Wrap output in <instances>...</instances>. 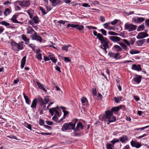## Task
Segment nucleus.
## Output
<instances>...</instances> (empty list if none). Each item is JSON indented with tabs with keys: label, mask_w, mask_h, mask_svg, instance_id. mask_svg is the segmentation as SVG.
<instances>
[{
	"label": "nucleus",
	"mask_w": 149,
	"mask_h": 149,
	"mask_svg": "<svg viewBox=\"0 0 149 149\" xmlns=\"http://www.w3.org/2000/svg\"><path fill=\"white\" fill-rule=\"evenodd\" d=\"M49 101V97L47 96L45 97L44 99H43L41 97H39L37 99H35L32 101L31 107L34 110L36 107L37 101L39 103L40 105L43 108H45L46 107L45 104L47 103Z\"/></svg>",
	"instance_id": "f257e3e1"
},
{
	"label": "nucleus",
	"mask_w": 149,
	"mask_h": 149,
	"mask_svg": "<svg viewBox=\"0 0 149 149\" xmlns=\"http://www.w3.org/2000/svg\"><path fill=\"white\" fill-rule=\"evenodd\" d=\"M103 118L104 120L108 122L107 123L108 125L110 123L115 121L116 120L115 117L113 116V113L110 111L105 112V114L104 115Z\"/></svg>",
	"instance_id": "f03ea898"
},
{
	"label": "nucleus",
	"mask_w": 149,
	"mask_h": 149,
	"mask_svg": "<svg viewBox=\"0 0 149 149\" xmlns=\"http://www.w3.org/2000/svg\"><path fill=\"white\" fill-rule=\"evenodd\" d=\"M24 42L21 41L19 43H17L14 40L12 41L10 43L12 47V49L16 51H19L22 50L24 48Z\"/></svg>",
	"instance_id": "7ed1b4c3"
},
{
	"label": "nucleus",
	"mask_w": 149,
	"mask_h": 149,
	"mask_svg": "<svg viewBox=\"0 0 149 149\" xmlns=\"http://www.w3.org/2000/svg\"><path fill=\"white\" fill-rule=\"evenodd\" d=\"M75 127V124L72 122L64 123L63 125L61 130L63 132L71 130H74Z\"/></svg>",
	"instance_id": "20e7f679"
},
{
	"label": "nucleus",
	"mask_w": 149,
	"mask_h": 149,
	"mask_svg": "<svg viewBox=\"0 0 149 149\" xmlns=\"http://www.w3.org/2000/svg\"><path fill=\"white\" fill-rule=\"evenodd\" d=\"M125 29L128 30L129 31H132L135 30L137 27L136 25H134L132 24L126 23L124 26Z\"/></svg>",
	"instance_id": "39448f33"
},
{
	"label": "nucleus",
	"mask_w": 149,
	"mask_h": 149,
	"mask_svg": "<svg viewBox=\"0 0 149 149\" xmlns=\"http://www.w3.org/2000/svg\"><path fill=\"white\" fill-rule=\"evenodd\" d=\"M101 42L102 44L100 47L101 48L103 49V48L104 49H105V48H109L108 43L109 41L107 38Z\"/></svg>",
	"instance_id": "423d86ee"
},
{
	"label": "nucleus",
	"mask_w": 149,
	"mask_h": 149,
	"mask_svg": "<svg viewBox=\"0 0 149 149\" xmlns=\"http://www.w3.org/2000/svg\"><path fill=\"white\" fill-rule=\"evenodd\" d=\"M31 19L32 20H29V22L30 24L31 25H33L34 24H38L40 21L39 20V18L37 16L32 17V19Z\"/></svg>",
	"instance_id": "0eeeda50"
},
{
	"label": "nucleus",
	"mask_w": 149,
	"mask_h": 149,
	"mask_svg": "<svg viewBox=\"0 0 149 149\" xmlns=\"http://www.w3.org/2000/svg\"><path fill=\"white\" fill-rule=\"evenodd\" d=\"M148 36V35L146 32H141L139 33L136 38L137 39H141L143 38Z\"/></svg>",
	"instance_id": "6e6552de"
},
{
	"label": "nucleus",
	"mask_w": 149,
	"mask_h": 149,
	"mask_svg": "<svg viewBox=\"0 0 149 149\" xmlns=\"http://www.w3.org/2000/svg\"><path fill=\"white\" fill-rule=\"evenodd\" d=\"M130 143L132 146L135 147L136 148H139L141 146V144L140 143L136 142L133 140L131 141Z\"/></svg>",
	"instance_id": "1a4fd4ad"
},
{
	"label": "nucleus",
	"mask_w": 149,
	"mask_h": 149,
	"mask_svg": "<svg viewBox=\"0 0 149 149\" xmlns=\"http://www.w3.org/2000/svg\"><path fill=\"white\" fill-rule=\"evenodd\" d=\"M17 3H18V4L21 6L24 7L29 6L30 5V4L29 1H23L22 2H20L19 1L16 2Z\"/></svg>",
	"instance_id": "9d476101"
},
{
	"label": "nucleus",
	"mask_w": 149,
	"mask_h": 149,
	"mask_svg": "<svg viewBox=\"0 0 149 149\" xmlns=\"http://www.w3.org/2000/svg\"><path fill=\"white\" fill-rule=\"evenodd\" d=\"M49 111L52 116L54 115V113H55V115L56 116L57 115L60 116V113L59 112L57 111L55 108H53L49 109Z\"/></svg>",
	"instance_id": "9b49d317"
},
{
	"label": "nucleus",
	"mask_w": 149,
	"mask_h": 149,
	"mask_svg": "<svg viewBox=\"0 0 149 149\" xmlns=\"http://www.w3.org/2000/svg\"><path fill=\"white\" fill-rule=\"evenodd\" d=\"M142 78L141 75H135L133 79L134 81L137 84H139L141 81V80Z\"/></svg>",
	"instance_id": "f8f14e48"
},
{
	"label": "nucleus",
	"mask_w": 149,
	"mask_h": 149,
	"mask_svg": "<svg viewBox=\"0 0 149 149\" xmlns=\"http://www.w3.org/2000/svg\"><path fill=\"white\" fill-rule=\"evenodd\" d=\"M109 38L111 40L114 42H119L121 39L120 38L115 36H110Z\"/></svg>",
	"instance_id": "ddd939ff"
},
{
	"label": "nucleus",
	"mask_w": 149,
	"mask_h": 149,
	"mask_svg": "<svg viewBox=\"0 0 149 149\" xmlns=\"http://www.w3.org/2000/svg\"><path fill=\"white\" fill-rule=\"evenodd\" d=\"M83 127L84 126L82 123L79 122L77 123L76 127L75 128H74V130L75 131H79V129H83Z\"/></svg>",
	"instance_id": "4468645a"
},
{
	"label": "nucleus",
	"mask_w": 149,
	"mask_h": 149,
	"mask_svg": "<svg viewBox=\"0 0 149 149\" xmlns=\"http://www.w3.org/2000/svg\"><path fill=\"white\" fill-rule=\"evenodd\" d=\"M132 19L134 22L136 23L142 22L145 20L144 18L143 17H137L136 19L133 18Z\"/></svg>",
	"instance_id": "2eb2a0df"
},
{
	"label": "nucleus",
	"mask_w": 149,
	"mask_h": 149,
	"mask_svg": "<svg viewBox=\"0 0 149 149\" xmlns=\"http://www.w3.org/2000/svg\"><path fill=\"white\" fill-rule=\"evenodd\" d=\"M52 6L54 7L56 6L61 2L60 0H52L51 1Z\"/></svg>",
	"instance_id": "dca6fc26"
},
{
	"label": "nucleus",
	"mask_w": 149,
	"mask_h": 149,
	"mask_svg": "<svg viewBox=\"0 0 149 149\" xmlns=\"http://www.w3.org/2000/svg\"><path fill=\"white\" fill-rule=\"evenodd\" d=\"M132 69L134 70H137L139 71L141 70V65H136L135 64L133 65L132 67Z\"/></svg>",
	"instance_id": "f3484780"
},
{
	"label": "nucleus",
	"mask_w": 149,
	"mask_h": 149,
	"mask_svg": "<svg viewBox=\"0 0 149 149\" xmlns=\"http://www.w3.org/2000/svg\"><path fill=\"white\" fill-rule=\"evenodd\" d=\"M145 40V39L137 40L136 42V45L138 46H141L144 44Z\"/></svg>",
	"instance_id": "a211bd4d"
},
{
	"label": "nucleus",
	"mask_w": 149,
	"mask_h": 149,
	"mask_svg": "<svg viewBox=\"0 0 149 149\" xmlns=\"http://www.w3.org/2000/svg\"><path fill=\"white\" fill-rule=\"evenodd\" d=\"M35 32L34 29L30 26H28L27 28L26 33L28 34H32L33 33Z\"/></svg>",
	"instance_id": "6ab92c4d"
},
{
	"label": "nucleus",
	"mask_w": 149,
	"mask_h": 149,
	"mask_svg": "<svg viewBox=\"0 0 149 149\" xmlns=\"http://www.w3.org/2000/svg\"><path fill=\"white\" fill-rule=\"evenodd\" d=\"M17 16L16 15H14L11 19L12 21L14 23L21 24V22H18L17 20L16 19L17 18Z\"/></svg>",
	"instance_id": "aec40b11"
},
{
	"label": "nucleus",
	"mask_w": 149,
	"mask_h": 149,
	"mask_svg": "<svg viewBox=\"0 0 149 149\" xmlns=\"http://www.w3.org/2000/svg\"><path fill=\"white\" fill-rule=\"evenodd\" d=\"M122 108V106L121 105H120L119 106L116 107H114L112 108L110 111L111 112H117L120 109H121Z\"/></svg>",
	"instance_id": "412c9836"
},
{
	"label": "nucleus",
	"mask_w": 149,
	"mask_h": 149,
	"mask_svg": "<svg viewBox=\"0 0 149 149\" xmlns=\"http://www.w3.org/2000/svg\"><path fill=\"white\" fill-rule=\"evenodd\" d=\"M36 83L38 87V88L39 89L43 91L45 93H47V90L44 88V87L42 86V85L41 84L37 81H36Z\"/></svg>",
	"instance_id": "4be33fe9"
},
{
	"label": "nucleus",
	"mask_w": 149,
	"mask_h": 149,
	"mask_svg": "<svg viewBox=\"0 0 149 149\" xmlns=\"http://www.w3.org/2000/svg\"><path fill=\"white\" fill-rule=\"evenodd\" d=\"M26 56H24L22 58L21 62V68H23L24 67V65L25 64L26 61Z\"/></svg>",
	"instance_id": "5701e85b"
},
{
	"label": "nucleus",
	"mask_w": 149,
	"mask_h": 149,
	"mask_svg": "<svg viewBox=\"0 0 149 149\" xmlns=\"http://www.w3.org/2000/svg\"><path fill=\"white\" fill-rule=\"evenodd\" d=\"M23 95L24 96V97L25 100L27 104L29 105L31 103V101L29 99V97L25 95V94L24 93H23Z\"/></svg>",
	"instance_id": "b1692460"
},
{
	"label": "nucleus",
	"mask_w": 149,
	"mask_h": 149,
	"mask_svg": "<svg viewBox=\"0 0 149 149\" xmlns=\"http://www.w3.org/2000/svg\"><path fill=\"white\" fill-rule=\"evenodd\" d=\"M26 12L29 15L30 18L32 19L34 12L33 10L32 9L26 11Z\"/></svg>",
	"instance_id": "393cba45"
},
{
	"label": "nucleus",
	"mask_w": 149,
	"mask_h": 149,
	"mask_svg": "<svg viewBox=\"0 0 149 149\" xmlns=\"http://www.w3.org/2000/svg\"><path fill=\"white\" fill-rule=\"evenodd\" d=\"M113 49L117 52H119L121 51L122 49L119 45H115L113 47Z\"/></svg>",
	"instance_id": "a878e982"
},
{
	"label": "nucleus",
	"mask_w": 149,
	"mask_h": 149,
	"mask_svg": "<svg viewBox=\"0 0 149 149\" xmlns=\"http://www.w3.org/2000/svg\"><path fill=\"white\" fill-rule=\"evenodd\" d=\"M40 51V50L38 49L36 52V57L39 60L42 59L41 54L39 53Z\"/></svg>",
	"instance_id": "bb28decb"
},
{
	"label": "nucleus",
	"mask_w": 149,
	"mask_h": 149,
	"mask_svg": "<svg viewBox=\"0 0 149 149\" xmlns=\"http://www.w3.org/2000/svg\"><path fill=\"white\" fill-rule=\"evenodd\" d=\"M140 51L137 50H135L134 49H131L130 52V53L132 55L139 54L140 53Z\"/></svg>",
	"instance_id": "cd10ccee"
},
{
	"label": "nucleus",
	"mask_w": 149,
	"mask_h": 149,
	"mask_svg": "<svg viewBox=\"0 0 149 149\" xmlns=\"http://www.w3.org/2000/svg\"><path fill=\"white\" fill-rule=\"evenodd\" d=\"M110 24V23H107L103 24V26L105 29L110 30L112 29V27L109 26V24Z\"/></svg>",
	"instance_id": "c85d7f7f"
},
{
	"label": "nucleus",
	"mask_w": 149,
	"mask_h": 149,
	"mask_svg": "<svg viewBox=\"0 0 149 149\" xmlns=\"http://www.w3.org/2000/svg\"><path fill=\"white\" fill-rule=\"evenodd\" d=\"M0 24H1L2 25H4L8 28V26H9L10 25V24L9 23L6 22V21H3L2 22H0Z\"/></svg>",
	"instance_id": "c756f323"
},
{
	"label": "nucleus",
	"mask_w": 149,
	"mask_h": 149,
	"mask_svg": "<svg viewBox=\"0 0 149 149\" xmlns=\"http://www.w3.org/2000/svg\"><path fill=\"white\" fill-rule=\"evenodd\" d=\"M97 37L98 38L99 40L101 41V42L106 38H104L103 36L100 33H98V35L97 36Z\"/></svg>",
	"instance_id": "7c9ffc66"
},
{
	"label": "nucleus",
	"mask_w": 149,
	"mask_h": 149,
	"mask_svg": "<svg viewBox=\"0 0 149 149\" xmlns=\"http://www.w3.org/2000/svg\"><path fill=\"white\" fill-rule=\"evenodd\" d=\"M10 13V10L8 8L6 9L3 13L4 15L6 16L8 15Z\"/></svg>",
	"instance_id": "2f4dec72"
},
{
	"label": "nucleus",
	"mask_w": 149,
	"mask_h": 149,
	"mask_svg": "<svg viewBox=\"0 0 149 149\" xmlns=\"http://www.w3.org/2000/svg\"><path fill=\"white\" fill-rule=\"evenodd\" d=\"M127 137L126 136H124L121 137L120 138V140L121 142L123 143L127 140Z\"/></svg>",
	"instance_id": "473e14b6"
},
{
	"label": "nucleus",
	"mask_w": 149,
	"mask_h": 149,
	"mask_svg": "<svg viewBox=\"0 0 149 149\" xmlns=\"http://www.w3.org/2000/svg\"><path fill=\"white\" fill-rule=\"evenodd\" d=\"M37 36V33L35 31L33 33V34H32L31 36L30 37L31 38L32 40H35Z\"/></svg>",
	"instance_id": "72a5a7b5"
},
{
	"label": "nucleus",
	"mask_w": 149,
	"mask_h": 149,
	"mask_svg": "<svg viewBox=\"0 0 149 149\" xmlns=\"http://www.w3.org/2000/svg\"><path fill=\"white\" fill-rule=\"evenodd\" d=\"M76 26L75 28L80 31L82 30L84 28V26H83L79 25L78 24H76Z\"/></svg>",
	"instance_id": "f704fd0d"
},
{
	"label": "nucleus",
	"mask_w": 149,
	"mask_h": 149,
	"mask_svg": "<svg viewBox=\"0 0 149 149\" xmlns=\"http://www.w3.org/2000/svg\"><path fill=\"white\" fill-rule=\"evenodd\" d=\"M144 26L143 24L139 26L137 29V31H142L144 29Z\"/></svg>",
	"instance_id": "c9c22d12"
},
{
	"label": "nucleus",
	"mask_w": 149,
	"mask_h": 149,
	"mask_svg": "<svg viewBox=\"0 0 149 149\" xmlns=\"http://www.w3.org/2000/svg\"><path fill=\"white\" fill-rule=\"evenodd\" d=\"M39 9L40 11H41L43 15H45L47 13V12H46L44 8L41 6L39 7Z\"/></svg>",
	"instance_id": "e433bc0d"
},
{
	"label": "nucleus",
	"mask_w": 149,
	"mask_h": 149,
	"mask_svg": "<svg viewBox=\"0 0 149 149\" xmlns=\"http://www.w3.org/2000/svg\"><path fill=\"white\" fill-rule=\"evenodd\" d=\"M35 40H36V41H38L40 42H42V39L41 37L38 35H37L36 36V38Z\"/></svg>",
	"instance_id": "4c0bfd02"
},
{
	"label": "nucleus",
	"mask_w": 149,
	"mask_h": 149,
	"mask_svg": "<svg viewBox=\"0 0 149 149\" xmlns=\"http://www.w3.org/2000/svg\"><path fill=\"white\" fill-rule=\"evenodd\" d=\"M120 45L121 46V47L125 50H126L127 49V46L125 45L123 43H119Z\"/></svg>",
	"instance_id": "58836bf2"
},
{
	"label": "nucleus",
	"mask_w": 149,
	"mask_h": 149,
	"mask_svg": "<svg viewBox=\"0 0 149 149\" xmlns=\"http://www.w3.org/2000/svg\"><path fill=\"white\" fill-rule=\"evenodd\" d=\"M114 99L115 100V102L116 103H118L121 100V97H115L114 98Z\"/></svg>",
	"instance_id": "ea45409f"
},
{
	"label": "nucleus",
	"mask_w": 149,
	"mask_h": 149,
	"mask_svg": "<svg viewBox=\"0 0 149 149\" xmlns=\"http://www.w3.org/2000/svg\"><path fill=\"white\" fill-rule=\"evenodd\" d=\"M113 146L111 144L109 143L107 145V149H113Z\"/></svg>",
	"instance_id": "a19ab883"
},
{
	"label": "nucleus",
	"mask_w": 149,
	"mask_h": 149,
	"mask_svg": "<svg viewBox=\"0 0 149 149\" xmlns=\"http://www.w3.org/2000/svg\"><path fill=\"white\" fill-rule=\"evenodd\" d=\"M119 140L118 139H114L113 140L110 141L111 143L112 144V145L113 146V145L116 143L118 142Z\"/></svg>",
	"instance_id": "79ce46f5"
},
{
	"label": "nucleus",
	"mask_w": 149,
	"mask_h": 149,
	"mask_svg": "<svg viewBox=\"0 0 149 149\" xmlns=\"http://www.w3.org/2000/svg\"><path fill=\"white\" fill-rule=\"evenodd\" d=\"M81 102L82 103H84L87 101V98L85 97H83L81 99Z\"/></svg>",
	"instance_id": "37998d69"
},
{
	"label": "nucleus",
	"mask_w": 149,
	"mask_h": 149,
	"mask_svg": "<svg viewBox=\"0 0 149 149\" xmlns=\"http://www.w3.org/2000/svg\"><path fill=\"white\" fill-rule=\"evenodd\" d=\"M76 24H68L67 26V27L68 28L69 27H71L72 28H75V27H76Z\"/></svg>",
	"instance_id": "c03bdc74"
},
{
	"label": "nucleus",
	"mask_w": 149,
	"mask_h": 149,
	"mask_svg": "<svg viewBox=\"0 0 149 149\" xmlns=\"http://www.w3.org/2000/svg\"><path fill=\"white\" fill-rule=\"evenodd\" d=\"M120 54L118 53H117L114 54V58L115 59H118L120 58Z\"/></svg>",
	"instance_id": "a18cd8bd"
},
{
	"label": "nucleus",
	"mask_w": 149,
	"mask_h": 149,
	"mask_svg": "<svg viewBox=\"0 0 149 149\" xmlns=\"http://www.w3.org/2000/svg\"><path fill=\"white\" fill-rule=\"evenodd\" d=\"M50 60H51L52 62L54 63H56L57 61L55 58L54 57H50Z\"/></svg>",
	"instance_id": "49530a36"
},
{
	"label": "nucleus",
	"mask_w": 149,
	"mask_h": 149,
	"mask_svg": "<svg viewBox=\"0 0 149 149\" xmlns=\"http://www.w3.org/2000/svg\"><path fill=\"white\" fill-rule=\"evenodd\" d=\"M123 42L128 46L130 45V43L127 40L125 39H123Z\"/></svg>",
	"instance_id": "de8ad7c7"
},
{
	"label": "nucleus",
	"mask_w": 149,
	"mask_h": 149,
	"mask_svg": "<svg viewBox=\"0 0 149 149\" xmlns=\"http://www.w3.org/2000/svg\"><path fill=\"white\" fill-rule=\"evenodd\" d=\"M52 119L55 122H57L58 120V118L56 115H55L53 117Z\"/></svg>",
	"instance_id": "09e8293b"
},
{
	"label": "nucleus",
	"mask_w": 149,
	"mask_h": 149,
	"mask_svg": "<svg viewBox=\"0 0 149 149\" xmlns=\"http://www.w3.org/2000/svg\"><path fill=\"white\" fill-rule=\"evenodd\" d=\"M102 34L105 36L107 35L106 31L103 29H102L100 30Z\"/></svg>",
	"instance_id": "8fccbe9b"
},
{
	"label": "nucleus",
	"mask_w": 149,
	"mask_h": 149,
	"mask_svg": "<svg viewBox=\"0 0 149 149\" xmlns=\"http://www.w3.org/2000/svg\"><path fill=\"white\" fill-rule=\"evenodd\" d=\"M25 126L30 130H32L31 125L30 124L27 123L25 125Z\"/></svg>",
	"instance_id": "3c124183"
},
{
	"label": "nucleus",
	"mask_w": 149,
	"mask_h": 149,
	"mask_svg": "<svg viewBox=\"0 0 149 149\" xmlns=\"http://www.w3.org/2000/svg\"><path fill=\"white\" fill-rule=\"evenodd\" d=\"M21 38L24 41H25L26 40H27L28 38H27V37L26 36L24 35L23 34L21 36Z\"/></svg>",
	"instance_id": "603ef678"
},
{
	"label": "nucleus",
	"mask_w": 149,
	"mask_h": 149,
	"mask_svg": "<svg viewBox=\"0 0 149 149\" xmlns=\"http://www.w3.org/2000/svg\"><path fill=\"white\" fill-rule=\"evenodd\" d=\"M39 123L40 125H42L44 123V121L42 119H40Z\"/></svg>",
	"instance_id": "864d4df0"
},
{
	"label": "nucleus",
	"mask_w": 149,
	"mask_h": 149,
	"mask_svg": "<svg viewBox=\"0 0 149 149\" xmlns=\"http://www.w3.org/2000/svg\"><path fill=\"white\" fill-rule=\"evenodd\" d=\"M109 34L112 35H116L118 34L117 33L112 31H110L109 32Z\"/></svg>",
	"instance_id": "5fc2aeb1"
},
{
	"label": "nucleus",
	"mask_w": 149,
	"mask_h": 149,
	"mask_svg": "<svg viewBox=\"0 0 149 149\" xmlns=\"http://www.w3.org/2000/svg\"><path fill=\"white\" fill-rule=\"evenodd\" d=\"M45 123L47 125H52L53 124L52 122L50 121L46 120L45 121Z\"/></svg>",
	"instance_id": "6e6d98bb"
},
{
	"label": "nucleus",
	"mask_w": 149,
	"mask_h": 149,
	"mask_svg": "<svg viewBox=\"0 0 149 149\" xmlns=\"http://www.w3.org/2000/svg\"><path fill=\"white\" fill-rule=\"evenodd\" d=\"M66 22H68L67 21H63L62 20H61L59 21L58 22L60 24H64Z\"/></svg>",
	"instance_id": "4d7b16f0"
},
{
	"label": "nucleus",
	"mask_w": 149,
	"mask_h": 149,
	"mask_svg": "<svg viewBox=\"0 0 149 149\" xmlns=\"http://www.w3.org/2000/svg\"><path fill=\"white\" fill-rule=\"evenodd\" d=\"M68 47L66 46H64L62 48V49L63 50H65L66 51H68Z\"/></svg>",
	"instance_id": "13d9d810"
},
{
	"label": "nucleus",
	"mask_w": 149,
	"mask_h": 149,
	"mask_svg": "<svg viewBox=\"0 0 149 149\" xmlns=\"http://www.w3.org/2000/svg\"><path fill=\"white\" fill-rule=\"evenodd\" d=\"M118 22L117 20L115 19L113 21L111 22V23L112 25H115Z\"/></svg>",
	"instance_id": "bf43d9fd"
},
{
	"label": "nucleus",
	"mask_w": 149,
	"mask_h": 149,
	"mask_svg": "<svg viewBox=\"0 0 149 149\" xmlns=\"http://www.w3.org/2000/svg\"><path fill=\"white\" fill-rule=\"evenodd\" d=\"M82 6H83L85 7H90V6L88 5V4L87 3H83L82 4Z\"/></svg>",
	"instance_id": "052dcab7"
},
{
	"label": "nucleus",
	"mask_w": 149,
	"mask_h": 149,
	"mask_svg": "<svg viewBox=\"0 0 149 149\" xmlns=\"http://www.w3.org/2000/svg\"><path fill=\"white\" fill-rule=\"evenodd\" d=\"M64 58L65 59L64 60L65 61H67V62H70L71 61V60L68 57H64Z\"/></svg>",
	"instance_id": "680f3d73"
},
{
	"label": "nucleus",
	"mask_w": 149,
	"mask_h": 149,
	"mask_svg": "<svg viewBox=\"0 0 149 149\" xmlns=\"http://www.w3.org/2000/svg\"><path fill=\"white\" fill-rule=\"evenodd\" d=\"M109 55H110V56L111 57H113L114 58V54L112 53V52H109Z\"/></svg>",
	"instance_id": "e2e57ef3"
},
{
	"label": "nucleus",
	"mask_w": 149,
	"mask_h": 149,
	"mask_svg": "<svg viewBox=\"0 0 149 149\" xmlns=\"http://www.w3.org/2000/svg\"><path fill=\"white\" fill-rule=\"evenodd\" d=\"M44 60H45V61L50 60V57H48L47 56H44Z\"/></svg>",
	"instance_id": "0e129e2a"
},
{
	"label": "nucleus",
	"mask_w": 149,
	"mask_h": 149,
	"mask_svg": "<svg viewBox=\"0 0 149 149\" xmlns=\"http://www.w3.org/2000/svg\"><path fill=\"white\" fill-rule=\"evenodd\" d=\"M135 42V39L134 38H133L132 39H131L130 40V43L131 45H133L134 44V43Z\"/></svg>",
	"instance_id": "69168bd1"
},
{
	"label": "nucleus",
	"mask_w": 149,
	"mask_h": 149,
	"mask_svg": "<svg viewBox=\"0 0 149 149\" xmlns=\"http://www.w3.org/2000/svg\"><path fill=\"white\" fill-rule=\"evenodd\" d=\"M100 20L102 22H104L105 21L104 17L103 16H101L100 17Z\"/></svg>",
	"instance_id": "338daca9"
},
{
	"label": "nucleus",
	"mask_w": 149,
	"mask_h": 149,
	"mask_svg": "<svg viewBox=\"0 0 149 149\" xmlns=\"http://www.w3.org/2000/svg\"><path fill=\"white\" fill-rule=\"evenodd\" d=\"M55 69L57 70L59 72H61V71L60 70V68L59 67H58L57 65H56L55 66Z\"/></svg>",
	"instance_id": "774afa93"
}]
</instances>
